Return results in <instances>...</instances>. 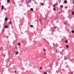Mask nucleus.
Instances as JSON below:
<instances>
[{"mask_svg":"<svg viewBox=\"0 0 74 74\" xmlns=\"http://www.w3.org/2000/svg\"><path fill=\"white\" fill-rule=\"evenodd\" d=\"M30 2H31V0H28V1L26 3L28 4H29V3H30Z\"/></svg>","mask_w":74,"mask_h":74,"instance_id":"f257e3e1","label":"nucleus"},{"mask_svg":"<svg viewBox=\"0 0 74 74\" xmlns=\"http://www.w3.org/2000/svg\"><path fill=\"white\" fill-rule=\"evenodd\" d=\"M66 68H69V65H66Z\"/></svg>","mask_w":74,"mask_h":74,"instance_id":"f03ea898","label":"nucleus"},{"mask_svg":"<svg viewBox=\"0 0 74 74\" xmlns=\"http://www.w3.org/2000/svg\"><path fill=\"white\" fill-rule=\"evenodd\" d=\"M4 8V6L3 5H2V10H3Z\"/></svg>","mask_w":74,"mask_h":74,"instance_id":"7ed1b4c3","label":"nucleus"},{"mask_svg":"<svg viewBox=\"0 0 74 74\" xmlns=\"http://www.w3.org/2000/svg\"><path fill=\"white\" fill-rule=\"evenodd\" d=\"M7 20H8V19L7 18H5V21H7Z\"/></svg>","mask_w":74,"mask_h":74,"instance_id":"20e7f679","label":"nucleus"},{"mask_svg":"<svg viewBox=\"0 0 74 74\" xmlns=\"http://www.w3.org/2000/svg\"><path fill=\"white\" fill-rule=\"evenodd\" d=\"M5 28H8V26H7V25H6L5 26Z\"/></svg>","mask_w":74,"mask_h":74,"instance_id":"39448f33","label":"nucleus"},{"mask_svg":"<svg viewBox=\"0 0 74 74\" xmlns=\"http://www.w3.org/2000/svg\"><path fill=\"white\" fill-rule=\"evenodd\" d=\"M16 55H18V53H19V52H18V51H17L16 52Z\"/></svg>","mask_w":74,"mask_h":74,"instance_id":"423d86ee","label":"nucleus"},{"mask_svg":"<svg viewBox=\"0 0 74 74\" xmlns=\"http://www.w3.org/2000/svg\"><path fill=\"white\" fill-rule=\"evenodd\" d=\"M67 1H64V3H67Z\"/></svg>","mask_w":74,"mask_h":74,"instance_id":"0eeeda50","label":"nucleus"},{"mask_svg":"<svg viewBox=\"0 0 74 74\" xmlns=\"http://www.w3.org/2000/svg\"><path fill=\"white\" fill-rule=\"evenodd\" d=\"M60 7V8H63V5H61Z\"/></svg>","mask_w":74,"mask_h":74,"instance_id":"6e6552de","label":"nucleus"},{"mask_svg":"<svg viewBox=\"0 0 74 74\" xmlns=\"http://www.w3.org/2000/svg\"><path fill=\"white\" fill-rule=\"evenodd\" d=\"M7 2H8V3H9V2H10V0H8Z\"/></svg>","mask_w":74,"mask_h":74,"instance_id":"1a4fd4ad","label":"nucleus"},{"mask_svg":"<svg viewBox=\"0 0 74 74\" xmlns=\"http://www.w3.org/2000/svg\"><path fill=\"white\" fill-rule=\"evenodd\" d=\"M72 15H74V12H72Z\"/></svg>","mask_w":74,"mask_h":74,"instance_id":"9d476101","label":"nucleus"},{"mask_svg":"<svg viewBox=\"0 0 74 74\" xmlns=\"http://www.w3.org/2000/svg\"><path fill=\"white\" fill-rule=\"evenodd\" d=\"M55 5H58V3H55Z\"/></svg>","mask_w":74,"mask_h":74,"instance_id":"9b49d317","label":"nucleus"},{"mask_svg":"<svg viewBox=\"0 0 74 74\" xmlns=\"http://www.w3.org/2000/svg\"><path fill=\"white\" fill-rule=\"evenodd\" d=\"M39 20H40V23H41V19L40 18Z\"/></svg>","mask_w":74,"mask_h":74,"instance_id":"f8f14e48","label":"nucleus"},{"mask_svg":"<svg viewBox=\"0 0 74 74\" xmlns=\"http://www.w3.org/2000/svg\"><path fill=\"white\" fill-rule=\"evenodd\" d=\"M30 27H33V25H30Z\"/></svg>","mask_w":74,"mask_h":74,"instance_id":"ddd939ff","label":"nucleus"},{"mask_svg":"<svg viewBox=\"0 0 74 74\" xmlns=\"http://www.w3.org/2000/svg\"><path fill=\"white\" fill-rule=\"evenodd\" d=\"M71 32H72V33H74V31L73 30H72L71 31Z\"/></svg>","mask_w":74,"mask_h":74,"instance_id":"4468645a","label":"nucleus"},{"mask_svg":"<svg viewBox=\"0 0 74 74\" xmlns=\"http://www.w3.org/2000/svg\"><path fill=\"white\" fill-rule=\"evenodd\" d=\"M65 42L66 43H67V42H68V41H67V40H65Z\"/></svg>","mask_w":74,"mask_h":74,"instance_id":"2eb2a0df","label":"nucleus"},{"mask_svg":"<svg viewBox=\"0 0 74 74\" xmlns=\"http://www.w3.org/2000/svg\"><path fill=\"white\" fill-rule=\"evenodd\" d=\"M66 48H69V46H68V45H66Z\"/></svg>","mask_w":74,"mask_h":74,"instance_id":"dca6fc26","label":"nucleus"},{"mask_svg":"<svg viewBox=\"0 0 74 74\" xmlns=\"http://www.w3.org/2000/svg\"><path fill=\"white\" fill-rule=\"evenodd\" d=\"M9 24H11V23H12V22L11 21H10L9 22Z\"/></svg>","mask_w":74,"mask_h":74,"instance_id":"f3484780","label":"nucleus"},{"mask_svg":"<svg viewBox=\"0 0 74 74\" xmlns=\"http://www.w3.org/2000/svg\"><path fill=\"white\" fill-rule=\"evenodd\" d=\"M30 10H31V11H33V8H31L30 9Z\"/></svg>","mask_w":74,"mask_h":74,"instance_id":"a211bd4d","label":"nucleus"},{"mask_svg":"<svg viewBox=\"0 0 74 74\" xmlns=\"http://www.w3.org/2000/svg\"><path fill=\"white\" fill-rule=\"evenodd\" d=\"M41 5H44V4L43 3H41Z\"/></svg>","mask_w":74,"mask_h":74,"instance_id":"6ab92c4d","label":"nucleus"},{"mask_svg":"<svg viewBox=\"0 0 74 74\" xmlns=\"http://www.w3.org/2000/svg\"><path fill=\"white\" fill-rule=\"evenodd\" d=\"M21 45V43H18V45L19 46V45Z\"/></svg>","mask_w":74,"mask_h":74,"instance_id":"aec40b11","label":"nucleus"},{"mask_svg":"<svg viewBox=\"0 0 74 74\" xmlns=\"http://www.w3.org/2000/svg\"><path fill=\"white\" fill-rule=\"evenodd\" d=\"M53 10H54V11H55V10H56V8H54L53 9Z\"/></svg>","mask_w":74,"mask_h":74,"instance_id":"412c9836","label":"nucleus"},{"mask_svg":"<svg viewBox=\"0 0 74 74\" xmlns=\"http://www.w3.org/2000/svg\"><path fill=\"white\" fill-rule=\"evenodd\" d=\"M39 69H40V70L42 69V67H40Z\"/></svg>","mask_w":74,"mask_h":74,"instance_id":"4be33fe9","label":"nucleus"},{"mask_svg":"<svg viewBox=\"0 0 74 74\" xmlns=\"http://www.w3.org/2000/svg\"><path fill=\"white\" fill-rule=\"evenodd\" d=\"M2 34H3V33H4V31L3 30V31L2 32Z\"/></svg>","mask_w":74,"mask_h":74,"instance_id":"5701e85b","label":"nucleus"},{"mask_svg":"<svg viewBox=\"0 0 74 74\" xmlns=\"http://www.w3.org/2000/svg\"><path fill=\"white\" fill-rule=\"evenodd\" d=\"M44 74H47L46 72H45L44 73Z\"/></svg>","mask_w":74,"mask_h":74,"instance_id":"b1692460","label":"nucleus"},{"mask_svg":"<svg viewBox=\"0 0 74 74\" xmlns=\"http://www.w3.org/2000/svg\"><path fill=\"white\" fill-rule=\"evenodd\" d=\"M56 5H55V4H54V5H53V7H55V6H56Z\"/></svg>","mask_w":74,"mask_h":74,"instance_id":"393cba45","label":"nucleus"},{"mask_svg":"<svg viewBox=\"0 0 74 74\" xmlns=\"http://www.w3.org/2000/svg\"><path fill=\"white\" fill-rule=\"evenodd\" d=\"M64 25H67V23H64Z\"/></svg>","mask_w":74,"mask_h":74,"instance_id":"a878e982","label":"nucleus"},{"mask_svg":"<svg viewBox=\"0 0 74 74\" xmlns=\"http://www.w3.org/2000/svg\"><path fill=\"white\" fill-rule=\"evenodd\" d=\"M43 51L45 52V49H43Z\"/></svg>","mask_w":74,"mask_h":74,"instance_id":"bb28decb","label":"nucleus"},{"mask_svg":"<svg viewBox=\"0 0 74 74\" xmlns=\"http://www.w3.org/2000/svg\"><path fill=\"white\" fill-rule=\"evenodd\" d=\"M57 27V26H56V27H55V28H56Z\"/></svg>","mask_w":74,"mask_h":74,"instance_id":"cd10ccee","label":"nucleus"},{"mask_svg":"<svg viewBox=\"0 0 74 74\" xmlns=\"http://www.w3.org/2000/svg\"><path fill=\"white\" fill-rule=\"evenodd\" d=\"M61 12L60 11L59 12V14H60V13Z\"/></svg>","mask_w":74,"mask_h":74,"instance_id":"c85d7f7f","label":"nucleus"},{"mask_svg":"<svg viewBox=\"0 0 74 74\" xmlns=\"http://www.w3.org/2000/svg\"><path fill=\"white\" fill-rule=\"evenodd\" d=\"M70 74H73V73H71Z\"/></svg>","mask_w":74,"mask_h":74,"instance_id":"c756f323","label":"nucleus"},{"mask_svg":"<svg viewBox=\"0 0 74 74\" xmlns=\"http://www.w3.org/2000/svg\"><path fill=\"white\" fill-rule=\"evenodd\" d=\"M56 23H58V21H57V22H56Z\"/></svg>","mask_w":74,"mask_h":74,"instance_id":"7c9ffc66","label":"nucleus"},{"mask_svg":"<svg viewBox=\"0 0 74 74\" xmlns=\"http://www.w3.org/2000/svg\"><path fill=\"white\" fill-rule=\"evenodd\" d=\"M15 73H16V71H15Z\"/></svg>","mask_w":74,"mask_h":74,"instance_id":"2f4dec72","label":"nucleus"},{"mask_svg":"<svg viewBox=\"0 0 74 74\" xmlns=\"http://www.w3.org/2000/svg\"><path fill=\"white\" fill-rule=\"evenodd\" d=\"M40 24H41V25H42V23H41H41H40Z\"/></svg>","mask_w":74,"mask_h":74,"instance_id":"473e14b6","label":"nucleus"},{"mask_svg":"<svg viewBox=\"0 0 74 74\" xmlns=\"http://www.w3.org/2000/svg\"><path fill=\"white\" fill-rule=\"evenodd\" d=\"M64 60H66V58H64Z\"/></svg>","mask_w":74,"mask_h":74,"instance_id":"72a5a7b5","label":"nucleus"},{"mask_svg":"<svg viewBox=\"0 0 74 74\" xmlns=\"http://www.w3.org/2000/svg\"><path fill=\"white\" fill-rule=\"evenodd\" d=\"M56 52H57V50H56Z\"/></svg>","mask_w":74,"mask_h":74,"instance_id":"f704fd0d","label":"nucleus"},{"mask_svg":"<svg viewBox=\"0 0 74 74\" xmlns=\"http://www.w3.org/2000/svg\"><path fill=\"white\" fill-rule=\"evenodd\" d=\"M73 4H74V1L73 2Z\"/></svg>","mask_w":74,"mask_h":74,"instance_id":"c9c22d12","label":"nucleus"},{"mask_svg":"<svg viewBox=\"0 0 74 74\" xmlns=\"http://www.w3.org/2000/svg\"><path fill=\"white\" fill-rule=\"evenodd\" d=\"M62 21H63V20H62Z\"/></svg>","mask_w":74,"mask_h":74,"instance_id":"e433bc0d","label":"nucleus"}]
</instances>
